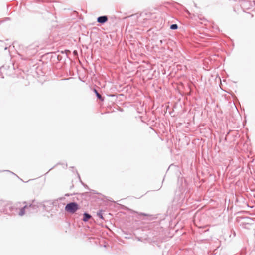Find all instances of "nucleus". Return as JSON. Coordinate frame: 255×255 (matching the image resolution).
I'll return each instance as SVG.
<instances>
[{
  "label": "nucleus",
  "mask_w": 255,
  "mask_h": 255,
  "mask_svg": "<svg viewBox=\"0 0 255 255\" xmlns=\"http://www.w3.org/2000/svg\"><path fill=\"white\" fill-rule=\"evenodd\" d=\"M108 20V18L106 16H100L98 18L97 21L100 23H104L107 22Z\"/></svg>",
  "instance_id": "f03ea898"
},
{
  "label": "nucleus",
  "mask_w": 255,
  "mask_h": 255,
  "mask_svg": "<svg viewBox=\"0 0 255 255\" xmlns=\"http://www.w3.org/2000/svg\"><path fill=\"white\" fill-rule=\"evenodd\" d=\"M98 216H99V217L100 218H102V219L103 218V216H102V214H98Z\"/></svg>",
  "instance_id": "6e6552de"
},
{
  "label": "nucleus",
  "mask_w": 255,
  "mask_h": 255,
  "mask_svg": "<svg viewBox=\"0 0 255 255\" xmlns=\"http://www.w3.org/2000/svg\"><path fill=\"white\" fill-rule=\"evenodd\" d=\"M91 217V215L87 214V213H84V218H83V221L85 222H86L88 221L89 219H90Z\"/></svg>",
  "instance_id": "7ed1b4c3"
},
{
  "label": "nucleus",
  "mask_w": 255,
  "mask_h": 255,
  "mask_svg": "<svg viewBox=\"0 0 255 255\" xmlns=\"http://www.w3.org/2000/svg\"><path fill=\"white\" fill-rule=\"evenodd\" d=\"M27 206L25 205L23 207H22L20 211V212L19 213V215H20V216H22L25 213V209L26 208Z\"/></svg>",
  "instance_id": "39448f33"
},
{
  "label": "nucleus",
  "mask_w": 255,
  "mask_h": 255,
  "mask_svg": "<svg viewBox=\"0 0 255 255\" xmlns=\"http://www.w3.org/2000/svg\"><path fill=\"white\" fill-rule=\"evenodd\" d=\"M138 214L139 215H141V216H148V214H145V213H138Z\"/></svg>",
  "instance_id": "0eeeda50"
},
{
  "label": "nucleus",
  "mask_w": 255,
  "mask_h": 255,
  "mask_svg": "<svg viewBox=\"0 0 255 255\" xmlns=\"http://www.w3.org/2000/svg\"><path fill=\"white\" fill-rule=\"evenodd\" d=\"M178 28V26L177 24H172L170 26V29H173V30H175V29H177Z\"/></svg>",
  "instance_id": "423d86ee"
},
{
  "label": "nucleus",
  "mask_w": 255,
  "mask_h": 255,
  "mask_svg": "<svg viewBox=\"0 0 255 255\" xmlns=\"http://www.w3.org/2000/svg\"><path fill=\"white\" fill-rule=\"evenodd\" d=\"M94 92L95 93V94H96V96L97 97H98V98H99L100 100H101V101H103V98H102V97L101 96V95L98 92V91H97L96 89H94Z\"/></svg>",
  "instance_id": "20e7f679"
},
{
  "label": "nucleus",
  "mask_w": 255,
  "mask_h": 255,
  "mask_svg": "<svg viewBox=\"0 0 255 255\" xmlns=\"http://www.w3.org/2000/svg\"><path fill=\"white\" fill-rule=\"evenodd\" d=\"M78 205L74 202L68 204L65 207V210L69 213H74L78 209Z\"/></svg>",
  "instance_id": "f257e3e1"
},
{
  "label": "nucleus",
  "mask_w": 255,
  "mask_h": 255,
  "mask_svg": "<svg viewBox=\"0 0 255 255\" xmlns=\"http://www.w3.org/2000/svg\"><path fill=\"white\" fill-rule=\"evenodd\" d=\"M74 53L75 54H76L77 53L76 51H75L74 52Z\"/></svg>",
  "instance_id": "1a4fd4ad"
}]
</instances>
